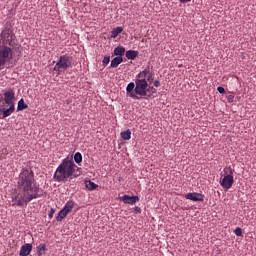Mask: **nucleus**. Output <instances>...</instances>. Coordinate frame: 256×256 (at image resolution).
Returning <instances> with one entry per match:
<instances>
[{"label": "nucleus", "instance_id": "obj_1", "mask_svg": "<svg viewBox=\"0 0 256 256\" xmlns=\"http://www.w3.org/2000/svg\"><path fill=\"white\" fill-rule=\"evenodd\" d=\"M17 188L19 194L16 201L19 207L27 206L32 200L41 198L44 193V190L36 183L31 168H22L18 177Z\"/></svg>", "mask_w": 256, "mask_h": 256}, {"label": "nucleus", "instance_id": "obj_2", "mask_svg": "<svg viewBox=\"0 0 256 256\" xmlns=\"http://www.w3.org/2000/svg\"><path fill=\"white\" fill-rule=\"evenodd\" d=\"M154 71L147 65L144 70L136 75L135 82H130L126 88V96L133 100H139L147 96L149 84L154 82Z\"/></svg>", "mask_w": 256, "mask_h": 256}, {"label": "nucleus", "instance_id": "obj_3", "mask_svg": "<svg viewBox=\"0 0 256 256\" xmlns=\"http://www.w3.org/2000/svg\"><path fill=\"white\" fill-rule=\"evenodd\" d=\"M78 169V166H76L73 160L64 158V160L56 169L53 179L58 183L66 182L68 179H76L80 176V172L78 174Z\"/></svg>", "mask_w": 256, "mask_h": 256}, {"label": "nucleus", "instance_id": "obj_4", "mask_svg": "<svg viewBox=\"0 0 256 256\" xmlns=\"http://www.w3.org/2000/svg\"><path fill=\"white\" fill-rule=\"evenodd\" d=\"M0 45L10 47L13 50L20 48V44L16 38V34L13 31L11 25H5L0 33Z\"/></svg>", "mask_w": 256, "mask_h": 256}, {"label": "nucleus", "instance_id": "obj_5", "mask_svg": "<svg viewBox=\"0 0 256 256\" xmlns=\"http://www.w3.org/2000/svg\"><path fill=\"white\" fill-rule=\"evenodd\" d=\"M71 67H72V57L68 54H64V55H61L59 60L57 61L54 67V71L57 72V76H59Z\"/></svg>", "mask_w": 256, "mask_h": 256}, {"label": "nucleus", "instance_id": "obj_6", "mask_svg": "<svg viewBox=\"0 0 256 256\" xmlns=\"http://www.w3.org/2000/svg\"><path fill=\"white\" fill-rule=\"evenodd\" d=\"M225 173L228 174H224L222 180L220 181V186L222 187V189L224 190H229L233 184H234V172L235 170H233V168H231V166H229L228 168H225L223 170Z\"/></svg>", "mask_w": 256, "mask_h": 256}, {"label": "nucleus", "instance_id": "obj_7", "mask_svg": "<svg viewBox=\"0 0 256 256\" xmlns=\"http://www.w3.org/2000/svg\"><path fill=\"white\" fill-rule=\"evenodd\" d=\"M13 48L0 44V65L4 68L5 64L10 62L13 57Z\"/></svg>", "mask_w": 256, "mask_h": 256}, {"label": "nucleus", "instance_id": "obj_8", "mask_svg": "<svg viewBox=\"0 0 256 256\" xmlns=\"http://www.w3.org/2000/svg\"><path fill=\"white\" fill-rule=\"evenodd\" d=\"M15 92L12 88H9L7 91L4 92V101L7 105H15Z\"/></svg>", "mask_w": 256, "mask_h": 256}, {"label": "nucleus", "instance_id": "obj_9", "mask_svg": "<svg viewBox=\"0 0 256 256\" xmlns=\"http://www.w3.org/2000/svg\"><path fill=\"white\" fill-rule=\"evenodd\" d=\"M186 199L194 202H203L204 195L199 192H188V194H186Z\"/></svg>", "mask_w": 256, "mask_h": 256}, {"label": "nucleus", "instance_id": "obj_10", "mask_svg": "<svg viewBox=\"0 0 256 256\" xmlns=\"http://www.w3.org/2000/svg\"><path fill=\"white\" fill-rule=\"evenodd\" d=\"M121 201H123L125 204L129 205H135L137 202L140 201L139 196H128V194H124L120 198Z\"/></svg>", "mask_w": 256, "mask_h": 256}, {"label": "nucleus", "instance_id": "obj_11", "mask_svg": "<svg viewBox=\"0 0 256 256\" xmlns=\"http://www.w3.org/2000/svg\"><path fill=\"white\" fill-rule=\"evenodd\" d=\"M9 108H0V113L3 114V119L11 116L15 111V104H7Z\"/></svg>", "mask_w": 256, "mask_h": 256}, {"label": "nucleus", "instance_id": "obj_12", "mask_svg": "<svg viewBox=\"0 0 256 256\" xmlns=\"http://www.w3.org/2000/svg\"><path fill=\"white\" fill-rule=\"evenodd\" d=\"M32 248H33L32 245L29 244V243L23 245V246L21 247V250H20L19 255H20V256H29L30 253L32 252Z\"/></svg>", "mask_w": 256, "mask_h": 256}, {"label": "nucleus", "instance_id": "obj_13", "mask_svg": "<svg viewBox=\"0 0 256 256\" xmlns=\"http://www.w3.org/2000/svg\"><path fill=\"white\" fill-rule=\"evenodd\" d=\"M124 31L122 26H118L111 31V38L116 39Z\"/></svg>", "mask_w": 256, "mask_h": 256}, {"label": "nucleus", "instance_id": "obj_14", "mask_svg": "<svg viewBox=\"0 0 256 256\" xmlns=\"http://www.w3.org/2000/svg\"><path fill=\"white\" fill-rule=\"evenodd\" d=\"M122 62H123V57H118V56H116L115 58L112 59L110 67L113 68V69H115V68H117L120 64H122Z\"/></svg>", "mask_w": 256, "mask_h": 256}, {"label": "nucleus", "instance_id": "obj_15", "mask_svg": "<svg viewBox=\"0 0 256 256\" xmlns=\"http://www.w3.org/2000/svg\"><path fill=\"white\" fill-rule=\"evenodd\" d=\"M126 52V49L124 46H117L115 49H114V54L117 56V57H120L122 58V56L125 54Z\"/></svg>", "mask_w": 256, "mask_h": 256}, {"label": "nucleus", "instance_id": "obj_16", "mask_svg": "<svg viewBox=\"0 0 256 256\" xmlns=\"http://www.w3.org/2000/svg\"><path fill=\"white\" fill-rule=\"evenodd\" d=\"M137 56H138V51H136V50H128L127 52H126V58L128 59V60H135L136 58H137Z\"/></svg>", "mask_w": 256, "mask_h": 256}, {"label": "nucleus", "instance_id": "obj_17", "mask_svg": "<svg viewBox=\"0 0 256 256\" xmlns=\"http://www.w3.org/2000/svg\"><path fill=\"white\" fill-rule=\"evenodd\" d=\"M85 186L89 191H94L98 188V184H95L92 180H86Z\"/></svg>", "mask_w": 256, "mask_h": 256}, {"label": "nucleus", "instance_id": "obj_18", "mask_svg": "<svg viewBox=\"0 0 256 256\" xmlns=\"http://www.w3.org/2000/svg\"><path fill=\"white\" fill-rule=\"evenodd\" d=\"M74 205H75V202H73V200H68L64 208H62V210H64L68 214L72 211Z\"/></svg>", "mask_w": 256, "mask_h": 256}, {"label": "nucleus", "instance_id": "obj_19", "mask_svg": "<svg viewBox=\"0 0 256 256\" xmlns=\"http://www.w3.org/2000/svg\"><path fill=\"white\" fill-rule=\"evenodd\" d=\"M47 251V246L46 244H40L38 247H37V255L38 256H43L45 255Z\"/></svg>", "mask_w": 256, "mask_h": 256}, {"label": "nucleus", "instance_id": "obj_20", "mask_svg": "<svg viewBox=\"0 0 256 256\" xmlns=\"http://www.w3.org/2000/svg\"><path fill=\"white\" fill-rule=\"evenodd\" d=\"M131 135H132V132L130 129H127V130L121 132V138L125 141L130 140Z\"/></svg>", "mask_w": 256, "mask_h": 256}, {"label": "nucleus", "instance_id": "obj_21", "mask_svg": "<svg viewBox=\"0 0 256 256\" xmlns=\"http://www.w3.org/2000/svg\"><path fill=\"white\" fill-rule=\"evenodd\" d=\"M25 109H28V104L25 103L24 99L21 98L18 101V107H17V111H23Z\"/></svg>", "mask_w": 256, "mask_h": 256}, {"label": "nucleus", "instance_id": "obj_22", "mask_svg": "<svg viewBox=\"0 0 256 256\" xmlns=\"http://www.w3.org/2000/svg\"><path fill=\"white\" fill-rule=\"evenodd\" d=\"M68 214L62 209L60 210L59 214L56 216V220L61 222L64 218H66Z\"/></svg>", "mask_w": 256, "mask_h": 256}, {"label": "nucleus", "instance_id": "obj_23", "mask_svg": "<svg viewBox=\"0 0 256 256\" xmlns=\"http://www.w3.org/2000/svg\"><path fill=\"white\" fill-rule=\"evenodd\" d=\"M74 160H75V162H76L77 164L82 163L83 157H82L81 152H79V151L76 152V154L74 155Z\"/></svg>", "mask_w": 256, "mask_h": 256}, {"label": "nucleus", "instance_id": "obj_24", "mask_svg": "<svg viewBox=\"0 0 256 256\" xmlns=\"http://www.w3.org/2000/svg\"><path fill=\"white\" fill-rule=\"evenodd\" d=\"M234 234L238 237H241L243 235V231L241 228L237 227L235 230H234Z\"/></svg>", "mask_w": 256, "mask_h": 256}, {"label": "nucleus", "instance_id": "obj_25", "mask_svg": "<svg viewBox=\"0 0 256 256\" xmlns=\"http://www.w3.org/2000/svg\"><path fill=\"white\" fill-rule=\"evenodd\" d=\"M235 96L233 94L227 95L226 99L228 103H233L234 102Z\"/></svg>", "mask_w": 256, "mask_h": 256}, {"label": "nucleus", "instance_id": "obj_26", "mask_svg": "<svg viewBox=\"0 0 256 256\" xmlns=\"http://www.w3.org/2000/svg\"><path fill=\"white\" fill-rule=\"evenodd\" d=\"M110 63V56H105L103 59V66H107Z\"/></svg>", "mask_w": 256, "mask_h": 256}, {"label": "nucleus", "instance_id": "obj_27", "mask_svg": "<svg viewBox=\"0 0 256 256\" xmlns=\"http://www.w3.org/2000/svg\"><path fill=\"white\" fill-rule=\"evenodd\" d=\"M217 90H218V93H220V94L226 93L225 88L223 86H218Z\"/></svg>", "mask_w": 256, "mask_h": 256}, {"label": "nucleus", "instance_id": "obj_28", "mask_svg": "<svg viewBox=\"0 0 256 256\" xmlns=\"http://www.w3.org/2000/svg\"><path fill=\"white\" fill-rule=\"evenodd\" d=\"M54 213H55V208H51V210H50V212L48 214V217H49L50 220L53 218Z\"/></svg>", "mask_w": 256, "mask_h": 256}, {"label": "nucleus", "instance_id": "obj_29", "mask_svg": "<svg viewBox=\"0 0 256 256\" xmlns=\"http://www.w3.org/2000/svg\"><path fill=\"white\" fill-rule=\"evenodd\" d=\"M161 86V83L159 80H154V87L159 88Z\"/></svg>", "mask_w": 256, "mask_h": 256}, {"label": "nucleus", "instance_id": "obj_30", "mask_svg": "<svg viewBox=\"0 0 256 256\" xmlns=\"http://www.w3.org/2000/svg\"><path fill=\"white\" fill-rule=\"evenodd\" d=\"M134 210L136 213H139V214L142 212L140 206H135Z\"/></svg>", "mask_w": 256, "mask_h": 256}, {"label": "nucleus", "instance_id": "obj_31", "mask_svg": "<svg viewBox=\"0 0 256 256\" xmlns=\"http://www.w3.org/2000/svg\"><path fill=\"white\" fill-rule=\"evenodd\" d=\"M191 0H180V3H189Z\"/></svg>", "mask_w": 256, "mask_h": 256}, {"label": "nucleus", "instance_id": "obj_32", "mask_svg": "<svg viewBox=\"0 0 256 256\" xmlns=\"http://www.w3.org/2000/svg\"><path fill=\"white\" fill-rule=\"evenodd\" d=\"M152 92H153V93H156V89H154L153 87H152Z\"/></svg>", "mask_w": 256, "mask_h": 256}, {"label": "nucleus", "instance_id": "obj_33", "mask_svg": "<svg viewBox=\"0 0 256 256\" xmlns=\"http://www.w3.org/2000/svg\"><path fill=\"white\" fill-rule=\"evenodd\" d=\"M4 68L0 65V71L3 70Z\"/></svg>", "mask_w": 256, "mask_h": 256}]
</instances>
